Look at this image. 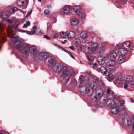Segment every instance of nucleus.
<instances>
[{"instance_id":"nucleus-1","label":"nucleus","mask_w":134,"mask_h":134,"mask_svg":"<svg viewBox=\"0 0 134 134\" xmlns=\"http://www.w3.org/2000/svg\"><path fill=\"white\" fill-rule=\"evenodd\" d=\"M98 80V78L95 77L89 83V87L91 90L87 95L90 96V99L92 102H95L98 99H100L103 93V91L102 89L97 88V83Z\"/></svg>"},{"instance_id":"nucleus-2","label":"nucleus","mask_w":134,"mask_h":134,"mask_svg":"<svg viewBox=\"0 0 134 134\" xmlns=\"http://www.w3.org/2000/svg\"><path fill=\"white\" fill-rule=\"evenodd\" d=\"M21 49L22 55L25 58L27 57L30 52L32 55L34 56L35 59H37L38 51L35 46L26 44Z\"/></svg>"},{"instance_id":"nucleus-3","label":"nucleus","mask_w":134,"mask_h":134,"mask_svg":"<svg viewBox=\"0 0 134 134\" xmlns=\"http://www.w3.org/2000/svg\"><path fill=\"white\" fill-rule=\"evenodd\" d=\"M61 77L64 78L65 85L72 77V76L74 74V71L72 70H69L68 67L63 66L59 72Z\"/></svg>"},{"instance_id":"nucleus-4","label":"nucleus","mask_w":134,"mask_h":134,"mask_svg":"<svg viewBox=\"0 0 134 134\" xmlns=\"http://www.w3.org/2000/svg\"><path fill=\"white\" fill-rule=\"evenodd\" d=\"M83 43H85L88 44V48L86 50L87 53L92 54L94 51L97 49L98 47V44L97 43L95 42L88 43L87 41L83 40L82 41Z\"/></svg>"},{"instance_id":"nucleus-5","label":"nucleus","mask_w":134,"mask_h":134,"mask_svg":"<svg viewBox=\"0 0 134 134\" xmlns=\"http://www.w3.org/2000/svg\"><path fill=\"white\" fill-rule=\"evenodd\" d=\"M79 6H78L74 7L72 9V12L74 15L77 14L79 18L83 19L85 18V14L83 12L79 11Z\"/></svg>"},{"instance_id":"nucleus-6","label":"nucleus","mask_w":134,"mask_h":134,"mask_svg":"<svg viewBox=\"0 0 134 134\" xmlns=\"http://www.w3.org/2000/svg\"><path fill=\"white\" fill-rule=\"evenodd\" d=\"M11 40L14 43L15 48L17 49H19L20 52L21 53V49L24 47V46L26 44L22 45L21 42L18 40V37L17 36H15L12 38Z\"/></svg>"},{"instance_id":"nucleus-7","label":"nucleus","mask_w":134,"mask_h":134,"mask_svg":"<svg viewBox=\"0 0 134 134\" xmlns=\"http://www.w3.org/2000/svg\"><path fill=\"white\" fill-rule=\"evenodd\" d=\"M79 90L80 93H83L84 94H87V95L90 93L91 89L89 87V84L88 87L86 85H80L79 87Z\"/></svg>"},{"instance_id":"nucleus-8","label":"nucleus","mask_w":134,"mask_h":134,"mask_svg":"<svg viewBox=\"0 0 134 134\" xmlns=\"http://www.w3.org/2000/svg\"><path fill=\"white\" fill-rule=\"evenodd\" d=\"M133 122H134V120L131 121L130 118L128 117H125L122 119V122L125 126L132 127V128L133 126L132 124Z\"/></svg>"},{"instance_id":"nucleus-9","label":"nucleus","mask_w":134,"mask_h":134,"mask_svg":"<svg viewBox=\"0 0 134 134\" xmlns=\"http://www.w3.org/2000/svg\"><path fill=\"white\" fill-rule=\"evenodd\" d=\"M56 62L54 59L51 56H48L45 61V63L48 65L49 67L53 65Z\"/></svg>"},{"instance_id":"nucleus-10","label":"nucleus","mask_w":134,"mask_h":134,"mask_svg":"<svg viewBox=\"0 0 134 134\" xmlns=\"http://www.w3.org/2000/svg\"><path fill=\"white\" fill-rule=\"evenodd\" d=\"M63 66L62 64L56 62L53 66L52 69L54 72L59 73Z\"/></svg>"},{"instance_id":"nucleus-11","label":"nucleus","mask_w":134,"mask_h":134,"mask_svg":"<svg viewBox=\"0 0 134 134\" xmlns=\"http://www.w3.org/2000/svg\"><path fill=\"white\" fill-rule=\"evenodd\" d=\"M130 51L126 48L123 47V48L119 49L118 51L117 52L119 55L124 56L126 55L128 53V51Z\"/></svg>"},{"instance_id":"nucleus-12","label":"nucleus","mask_w":134,"mask_h":134,"mask_svg":"<svg viewBox=\"0 0 134 134\" xmlns=\"http://www.w3.org/2000/svg\"><path fill=\"white\" fill-rule=\"evenodd\" d=\"M71 8L70 6L66 5L60 11V13L61 14L64 15L68 13Z\"/></svg>"},{"instance_id":"nucleus-13","label":"nucleus","mask_w":134,"mask_h":134,"mask_svg":"<svg viewBox=\"0 0 134 134\" xmlns=\"http://www.w3.org/2000/svg\"><path fill=\"white\" fill-rule=\"evenodd\" d=\"M48 56V54L45 52H41L38 56V58L41 60H43L46 59Z\"/></svg>"},{"instance_id":"nucleus-14","label":"nucleus","mask_w":134,"mask_h":134,"mask_svg":"<svg viewBox=\"0 0 134 134\" xmlns=\"http://www.w3.org/2000/svg\"><path fill=\"white\" fill-rule=\"evenodd\" d=\"M132 42L130 41H126L124 42L123 44V47L128 50H130L131 48V44Z\"/></svg>"},{"instance_id":"nucleus-15","label":"nucleus","mask_w":134,"mask_h":134,"mask_svg":"<svg viewBox=\"0 0 134 134\" xmlns=\"http://www.w3.org/2000/svg\"><path fill=\"white\" fill-rule=\"evenodd\" d=\"M28 0H18L17 3L19 6H21L24 4L25 6H27L28 5Z\"/></svg>"},{"instance_id":"nucleus-16","label":"nucleus","mask_w":134,"mask_h":134,"mask_svg":"<svg viewBox=\"0 0 134 134\" xmlns=\"http://www.w3.org/2000/svg\"><path fill=\"white\" fill-rule=\"evenodd\" d=\"M106 104L107 106L112 107H114L115 105H117V104L116 103L114 100L111 99L107 100L106 101Z\"/></svg>"},{"instance_id":"nucleus-17","label":"nucleus","mask_w":134,"mask_h":134,"mask_svg":"<svg viewBox=\"0 0 134 134\" xmlns=\"http://www.w3.org/2000/svg\"><path fill=\"white\" fill-rule=\"evenodd\" d=\"M1 14L0 15V18L3 19H5L8 18L10 15L9 12L8 11L6 12H1Z\"/></svg>"},{"instance_id":"nucleus-18","label":"nucleus","mask_w":134,"mask_h":134,"mask_svg":"<svg viewBox=\"0 0 134 134\" xmlns=\"http://www.w3.org/2000/svg\"><path fill=\"white\" fill-rule=\"evenodd\" d=\"M124 79L127 82H131V85H132V84L134 83V81H132L133 80V77L131 76H125L124 77Z\"/></svg>"},{"instance_id":"nucleus-19","label":"nucleus","mask_w":134,"mask_h":134,"mask_svg":"<svg viewBox=\"0 0 134 134\" xmlns=\"http://www.w3.org/2000/svg\"><path fill=\"white\" fill-rule=\"evenodd\" d=\"M119 105H115L114 107H113L111 109V111L113 114H115L118 112L119 109Z\"/></svg>"},{"instance_id":"nucleus-20","label":"nucleus","mask_w":134,"mask_h":134,"mask_svg":"<svg viewBox=\"0 0 134 134\" xmlns=\"http://www.w3.org/2000/svg\"><path fill=\"white\" fill-rule=\"evenodd\" d=\"M67 36L69 38H73L75 36V33L72 31H66Z\"/></svg>"},{"instance_id":"nucleus-21","label":"nucleus","mask_w":134,"mask_h":134,"mask_svg":"<svg viewBox=\"0 0 134 134\" xmlns=\"http://www.w3.org/2000/svg\"><path fill=\"white\" fill-rule=\"evenodd\" d=\"M97 62L98 64L100 65L103 64L105 63L104 58L101 57H99L97 58Z\"/></svg>"},{"instance_id":"nucleus-22","label":"nucleus","mask_w":134,"mask_h":134,"mask_svg":"<svg viewBox=\"0 0 134 134\" xmlns=\"http://www.w3.org/2000/svg\"><path fill=\"white\" fill-rule=\"evenodd\" d=\"M71 25L72 26H75L77 25L79 23V21L76 18L72 19L70 21Z\"/></svg>"},{"instance_id":"nucleus-23","label":"nucleus","mask_w":134,"mask_h":134,"mask_svg":"<svg viewBox=\"0 0 134 134\" xmlns=\"http://www.w3.org/2000/svg\"><path fill=\"white\" fill-rule=\"evenodd\" d=\"M110 58L113 61H115L116 60L117 55L116 53L114 52H111L110 54Z\"/></svg>"},{"instance_id":"nucleus-24","label":"nucleus","mask_w":134,"mask_h":134,"mask_svg":"<svg viewBox=\"0 0 134 134\" xmlns=\"http://www.w3.org/2000/svg\"><path fill=\"white\" fill-rule=\"evenodd\" d=\"M106 64L107 66H113L115 65V62L114 61H108L106 63Z\"/></svg>"},{"instance_id":"nucleus-25","label":"nucleus","mask_w":134,"mask_h":134,"mask_svg":"<svg viewBox=\"0 0 134 134\" xmlns=\"http://www.w3.org/2000/svg\"><path fill=\"white\" fill-rule=\"evenodd\" d=\"M126 61L125 59L122 57H119L118 59V63L119 64H121Z\"/></svg>"},{"instance_id":"nucleus-26","label":"nucleus","mask_w":134,"mask_h":134,"mask_svg":"<svg viewBox=\"0 0 134 134\" xmlns=\"http://www.w3.org/2000/svg\"><path fill=\"white\" fill-rule=\"evenodd\" d=\"M106 68L104 66H102L99 68V72L104 75L106 74Z\"/></svg>"},{"instance_id":"nucleus-27","label":"nucleus","mask_w":134,"mask_h":134,"mask_svg":"<svg viewBox=\"0 0 134 134\" xmlns=\"http://www.w3.org/2000/svg\"><path fill=\"white\" fill-rule=\"evenodd\" d=\"M18 10V8L16 7H14L11 8L9 10V13L13 14Z\"/></svg>"},{"instance_id":"nucleus-28","label":"nucleus","mask_w":134,"mask_h":134,"mask_svg":"<svg viewBox=\"0 0 134 134\" xmlns=\"http://www.w3.org/2000/svg\"><path fill=\"white\" fill-rule=\"evenodd\" d=\"M119 114L121 115H123L125 113V110L123 108H120L119 109L118 112Z\"/></svg>"},{"instance_id":"nucleus-29","label":"nucleus","mask_w":134,"mask_h":134,"mask_svg":"<svg viewBox=\"0 0 134 134\" xmlns=\"http://www.w3.org/2000/svg\"><path fill=\"white\" fill-rule=\"evenodd\" d=\"M60 35L61 37L63 38H65L67 36V34L66 32H61L60 34Z\"/></svg>"},{"instance_id":"nucleus-30","label":"nucleus","mask_w":134,"mask_h":134,"mask_svg":"<svg viewBox=\"0 0 134 134\" xmlns=\"http://www.w3.org/2000/svg\"><path fill=\"white\" fill-rule=\"evenodd\" d=\"M80 37L82 38H86L87 37V34L85 33H81L80 34Z\"/></svg>"},{"instance_id":"nucleus-31","label":"nucleus","mask_w":134,"mask_h":134,"mask_svg":"<svg viewBox=\"0 0 134 134\" xmlns=\"http://www.w3.org/2000/svg\"><path fill=\"white\" fill-rule=\"evenodd\" d=\"M105 44L104 43H102L100 48V50L103 51L105 48Z\"/></svg>"},{"instance_id":"nucleus-32","label":"nucleus","mask_w":134,"mask_h":134,"mask_svg":"<svg viewBox=\"0 0 134 134\" xmlns=\"http://www.w3.org/2000/svg\"><path fill=\"white\" fill-rule=\"evenodd\" d=\"M114 93V92L110 89L109 88L107 90L106 92L107 94H113Z\"/></svg>"},{"instance_id":"nucleus-33","label":"nucleus","mask_w":134,"mask_h":134,"mask_svg":"<svg viewBox=\"0 0 134 134\" xmlns=\"http://www.w3.org/2000/svg\"><path fill=\"white\" fill-rule=\"evenodd\" d=\"M87 58L89 60V62H93L94 60L93 58L91 56H87Z\"/></svg>"},{"instance_id":"nucleus-34","label":"nucleus","mask_w":134,"mask_h":134,"mask_svg":"<svg viewBox=\"0 0 134 134\" xmlns=\"http://www.w3.org/2000/svg\"><path fill=\"white\" fill-rule=\"evenodd\" d=\"M84 78V77L83 75H82L80 76L79 78V80L80 83H81L83 82Z\"/></svg>"},{"instance_id":"nucleus-35","label":"nucleus","mask_w":134,"mask_h":134,"mask_svg":"<svg viewBox=\"0 0 134 134\" xmlns=\"http://www.w3.org/2000/svg\"><path fill=\"white\" fill-rule=\"evenodd\" d=\"M26 33L28 34L31 35L34 34L35 33V31L34 30V31H26Z\"/></svg>"},{"instance_id":"nucleus-36","label":"nucleus","mask_w":134,"mask_h":134,"mask_svg":"<svg viewBox=\"0 0 134 134\" xmlns=\"http://www.w3.org/2000/svg\"><path fill=\"white\" fill-rule=\"evenodd\" d=\"M80 43V42L79 40L76 39L74 41V43L76 45H78Z\"/></svg>"},{"instance_id":"nucleus-37","label":"nucleus","mask_w":134,"mask_h":134,"mask_svg":"<svg viewBox=\"0 0 134 134\" xmlns=\"http://www.w3.org/2000/svg\"><path fill=\"white\" fill-rule=\"evenodd\" d=\"M70 79V80H71V83H73V84H75L77 83V80L75 79Z\"/></svg>"},{"instance_id":"nucleus-38","label":"nucleus","mask_w":134,"mask_h":134,"mask_svg":"<svg viewBox=\"0 0 134 134\" xmlns=\"http://www.w3.org/2000/svg\"><path fill=\"white\" fill-rule=\"evenodd\" d=\"M123 103H120V102H119L117 104V106L119 105V107H120V105H121V106H123L124 105V104L125 103V101L124 100H123Z\"/></svg>"},{"instance_id":"nucleus-39","label":"nucleus","mask_w":134,"mask_h":134,"mask_svg":"<svg viewBox=\"0 0 134 134\" xmlns=\"http://www.w3.org/2000/svg\"><path fill=\"white\" fill-rule=\"evenodd\" d=\"M122 46V44L121 43H120L117 44L116 47V48L117 49H119L121 48L120 47Z\"/></svg>"},{"instance_id":"nucleus-40","label":"nucleus","mask_w":134,"mask_h":134,"mask_svg":"<svg viewBox=\"0 0 134 134\" xmlns=\"http://www.w3.org/2000/svg\"><path fill=\"white\" fill-rule=\"evenodd\" d=\"M49 12H50L48 10L45 9L44 11V13L46 15H47L49 14Z\"/></svg>"},{"instance_id":"nucleus-41","label":"nucleus","mask_w":134,"mask_h":134,"mask_svg":"<svg viewBox=\"0 0 134 134\" xmlns=\"http://www.w3.org/2000/svg\"><path fill=\"white\" fill-rule=\"evenodd\" d=\"M32 10H31V11H29L27 14L26 15V17H28L29 15H30V14H31L32 13Z\"/></svg>"},{"instance_id":"nucleus-42","label":"nucleus","mask_w":134,"mask_h":134,"mask_svg":"<svg viewBox=\"0 0 134 134\" xmlns=\"http://www.w3.org/2000/svg\"><path fill=\"white\" fill-rule=\"evenodd\" d=\"M58 36V34H56L53 35H52V37L53 39H55L57 38Z\"/></svg>"},{"instance_id":"nucleus-43","label":"nucleus","mask_w":134,"mask_h":134,"mask_svg":"<svg viewBox=\"0 0 134 134\" xmlns=\"http://www.w3.org/2000/svg\"><path fill=\"white\" fill-rule=\"evenodd\" d=\"M43 38L48 40H49L50 39V37L48 35H44Z\"/></svg>"},{"instance_id":"nucleus-44","label":"nucleus","mask_w":134,"mask_h":134,"mask_svg":"<svg viewBox=\"0 0 134 134\" xmlns=\"http://www.w3.org/2000/svg\"><path fill=\"white\" fill-rule=\"evenodd\" d=\"M99 85L101 86H103L104 87V85L103 82L102 81H99Z\"/></svg>"},{"instance_id":"nucleus-45","label":"nucleus","mask_w":134,"mask_h":134,"mask_svg":"<svg viewBox=\"0 0 134 134\" xmlns=\"http://www.w3.org/2000/svg\"><path fill=\"white\" fill-rule=\"evenodd\" d=\"M37 26L36 25L34 26L33 27V29H32V31H34V30L35 31V33L36 32V30L37 29Z\"/></svg>"},{"instance_id":"nucleus-46","label":"nucleus","mask_w":134,"mask_h":134,"mask_svg":"<svg viewBox=\"0 0 134 134\" xmlns=\"http://www.w3.org/2000/svg\"><path fill=\"white\" fill-rule=\"evenodd\" d=\"M60 48L62 49V50L63 51H64L65 52H67V53H68V54L69 53V52H70L69 51H68V50H66L65 49H64V48H62V47H60Z\"/></svg>"},{"instance_id":"nucleus-47","label":"nucleus","mask_w":134,"mask_h":134,"mask_svg":"<svg viewBox=\"0 0 134 134\" xmlns=\"http://www.w3.org/2000/svg\"><path fill=\"white\" fill-rule=\"evenodd\" d=\"M68 54L73 59H75V57L73 55H72L71 54V53L70 52L68 53Z\"/></svg>"},{"instance_id":"nucleus-48","label":"nucleus","mask_w":134,"mask_h":134,"mask_svg":"<svg viewBox=\"0 0 134 134\" xmlns=\"http://www.w3.org/2000/svg\"><path fill=\"white\" fill-rule=\"evenodd\" d=\"M128 87V85L127 84L125 83L124 85V88L125 89H126Z\"/></svg>"},{"instance_id":"nucleus-49","label":"nucleus","mask_w":134,"mask_h":134,"mask_svg":"<svg viewBox=\"0 0 134 134\" xmlns=\"http://www.w3.org/2000/svg\"><path fill=\"white\" fill-rule=\"evenodd\" d=\"M44 33V32H43L42 30H40L38 32V34L40 35L43 34Z\"/></svg>"},{"instance_id":"nucleus-50","label":"nucleus","mask_w":134,"mask_h":134,"mask_svg":"<svg viewBox=\"0 0 134 134\" xmlns=\"http://www.w3.org/2000/svg\"><path fill=\"white\" fill-rule=\"evenodd\" d=\"M0 134H6V133L4 131H0Z\"/></svg>"},{"instance_id":"nucleus-51","label":"nucleus","mask_w":134,"mask_h":134,"mask_svg":"<svg viewBox=\"0 0 134 134\" xmlns=\"http://www.w3.org/2000/svg\"><path fill=\"white\" fill-rule=\"evenodd\" d=\"M47 29H48V28L51 27L52 26V25L49 23H48L47 24Z\"/></svg>"},{"instance_id":"nucleus-52","label":"nucleus","mask_w":134,"mask_h":134,"mask_svg":"<svg viewBox=\"0 0 134 134\" xmlns=\"http://www.w3.org/2000/svg\"><path fill=\"white\" fill-rule=\"evenodd\" d=\"M92 65H93L94 67H97V64L96 63H93Z\"/></svg>"},{"instance_id":"nucleus-53","label":"nucleus","mask_w":134,"mask_h":134,"mask_svg":"<svg viewBox=\"0 0 134 134\" xmlns=\"http://www.w3.org/2000/svg\"><path fill=\"white\" fill-rule=\"evenodd\" d=\"M69 48H70L72 50H74L75 49L74 47V46H70L69 47Z\"/></svg>"},{"instance_id":"nucleus-54","label":"nucleus","mask_w":134,"mask_h":134,"mask_svg":"<svg viewBox=\"0 0 134 134\" xmlns=\"http://www.w3.org/2000/svg\"><path fill=\"white\" fill-rule=\"evenodd\" d=\"M26 24L28 25V26H30V23L29 21H27L26 22Z\"/></svg>"},{"instance_id":"nucleus-55","label":"nucleus","mask_w":134,"mask_h":134,"mask_svg":"<svg viewBox=\"0 0 134 134\" xmlns=\"http://www.w3.org/2000/svg\"><path fill=\"white\" fill-rule=\"evenodd\" d=\"M28 26L26 24H24L23 27L24 28H25L27 27Z\"/></svg>"},{"instance_id":"nucleus-56","label":"nucleus","mask_w":134,"mask_h":134,"mask_svg":"<svg viewBox=\"0 0 134 134\" xmlns=\"http://www.w3.org/2000/svg\"><path fill=\"white\" fill-rule=\"evenodd\" d=\"M130 101L131 102H134V100L132 98H130Z\"/></svg>"},{"instance_id":"nucleus-57","label":"nucleus","mask_w":134,"mask_h":134,"mask_svg":"<svg viewBox=\"0 0 134 134\" xmlns=\"http://www.w3.org/2000/svg\"><path fill=\"white\" fill-rule=\"evenodd\" d=\"M53 44L54 45L58 47L59 48H60V47H61L60 46H58V45H57V44H55V43H53Z\"/></svg>"},{"instance_id":"nucleus-58","label":"nucleus","mask_w":134,"mask_h":134,"mask_svg":"<svg viewBox=\"0 0 134 134\" xmlns=\"http://www.w3.org/2000/svg\"><path fill=\"white\" fill-rule=\"evenodd\" d=\"M67 41V40H64V41H62L61 42V43H62V44H64V43H65V42H66Z\"/></svg>"},{"instance_id":"nucleus-59","label":"nucleus","mask_w":134,"mask_h":134,"mask_svg":"<svg viewBox=\"0 0 134 134\" xmlns=\"http://www.w3.org/2000/svg\"><path fill=\"white\" fill-rule=\"evenodd\" d=\"M9 22V23L12 22L11 20L10 19H8L7 20Z\"/></svg>"},{"instance_id":"nucleus-60","label":"nucleus","mask_w":134,"mask_h":134,"mask_svg":"<svg viewBox=\"0 0 134 134\" xmlns=\"http://www.w3.org/2000/svg\"><path fill=\"white\" fill-rule=\"evenodd\" d=\"M132 125L133 126V131L134 130V122H133V123L132 124Z\"/></svg>"},{"instance_id":"nucleus-61","label":"nucleus","mask_w":134,"mask_h":134,"mask_svg":"<svg viewBox=\"0 0 134 134\" xmlns=\"http://www.w3.org/2000/svg\"><path fill=\"white\" fill-rule=\"evenodd\" d=\"M47 8H51V6L50 5H48L47 6Z\"/></svg>"},{"instance_id":"nucleus-62","label":"nucleus","mask_w":134,"mask_h":134,"mask_svg":"<svg viewBox=\"0 0 134 134\" xmlns=\"http://www.w3.org/2000/svg\"><path fill=\"white\" fill-rule=\"evenodd\" d=\"M102 51H101L100 50V51H98V53H99V54H100L101 53H102Z\"/></svg>"},{"instance_id":"nucleus-63","label":"nucleus","mask_w":134,"mask_h":134,"mask_svg":"<svg viewBox=\"0 0 134 134\" xmlns=\"http://www.w3.org/2000/svg\"><path fill=\"white\" fill-rule=\"evenodd\" d=\"M91 62H88V63L90 64V65H92V64L93 63H91Z\"/></svg>"},{"instance_id":"nucleus-64","label":"nucleus","mask_w":134,"mask_h":134,"mask_svg":"<svg viewBox=\"0 0 134 134\" xmlns=\"http://www.w3.org/2000/svg\"><path fill=\"white\" fill-rule=\"evenodd\" d=\"M22 32H26V31L25 30H23L22 31Z\"/></svg>"}]
</instances>
